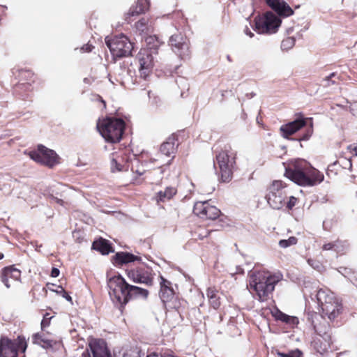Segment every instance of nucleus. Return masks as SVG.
<instances>
[{
    "mask_svg": "<svg viewBox=\"0 0 357 357\" xmlns=\"http://www.w3.org/2000/svg\"><path fill=\"white\" fill-rule=\"evenodd\" d=\"M109 294L114 304L122 311L129 300L137 298H146L149 291L126 282L120 275L111 278L108 281Z\"/></svg>",
    "mask_w": 357,
    "mask_h": 357,
    "instance_id": "f257e3e1",
    "label": "nucleus"
},
{
    "mask_svg": "<svg viewBox=\"0 0 357 357\" xmlns=\"http://www.w3.org/2000/svg\"><path fill=\"white\" fill-rule=\"evenodd\" d=\"M284 175L291 181L303 186H313L324 180V175L303 160H296L286 168Z\"/></svg>",
    "mask_w": 357,
    "mask_h": 357,
    "instance_id": "f03ea898",
    "label": "nucleus"
},
{
    "mask_svg": "<svg viewBox=\"0 0 357 357\" xmlns=\"http://www.w3.org/2000/svg\"><path fill=\"white\" fill-rule=\"evenodd\" d=\"M282 279L280 273L271 275L267 272H253L249 276V286L255 291L260 301L268 300L275 285Z\"/></svg>",
    "mask_w": 357,
    "mask_h": 357,
    "instance_id": "7ed1b4c3",
    "label": "nucleus"
},
{
    "mask_svg": "<svg viewBox=\"0 0 357 357\" xmlns=\"http://www.w3.org/2000/svg\"><path fill=\"white\" fill-rule=\"evenodd\" d=\"M102 137L110 143L119 142L123 133L125 123L119 119H106L97 125Z\"/></svg>",
    "mask_w": 357,
    "mask_h": 357,
    "instance_id": "20e7f679",
    "label": "nucleus"
},
{
    "mask_svg": "<svg viewBox=\"0 0 357 357\" xmlns=\"http://www.w3.org/2000/svg\"><path fill=\"white\" fill-rule=\"evenodd\" d=\"M105 43L112 55L116 57L128 56L133 49L132 43L123 34L115 36L112 39L107 37Z\"/></svg>",
    "mask_w": 357,
    "mask_h": 357,
    "instance_id": "39448f33",
    "label": "nucleus"
},
{
    "mask_svg": "<svg viewBox=\"0 0 357 357\" xmlns=\"http://www.w3.org/2000/svg\"><path fill=\"white\" fill-rule=\"evenodd\" d=\"M31 339L34 344L52 351H60L63 347L61 337L45 330H41V331L33 334Z\"/></svg>",
    "mask_w": 357,
    "mask_h": 357,
    "instance_id": "423d86ee",
    "label": "nucleus"
},
{
    "mask_svg": "<svg viewBox=\"0 0 357 357\" xmlns=\"http://www.w3.org/2000/svg\"><path fill=\"white\" fill-rule=\"evenodd\" d=\"M281 181H275L268 188L266 199L273 209H280L284 206L287 192Z\"/></svg>",
    "mask_w": 357,
    "mask_h": 357,
    "instance_id": "0eeeda50",
    "label": "nucleus"
},
{
    "mask_svg": "<svg viewBox=\"0 0 357 357\" xmlns=\"http://www.w3.org/2000/svg\"><path fill=\"white\" fill-rule=\"evenodd\" d=\"M152 47L141 49L137 53L136 60L138 63L139 77L146 80L151 75L154 67V56Z\"/></svg>",
    "mask_w": 357,
    "mask_h": 357,
    "instance_id": "6e6552de",
    "label": "nucleus"
},
{
    "mask_svg": "<svg viewBox=\"0 0 357 357\" xmlns=\"http://www.w3.org/2000/svg\"><path fill=\"white\" fill-rule=\"evenodd\" d=\"M234 154L227 150L220 151L216 155V161L219 166L222 181L228 182L232 175V169L235 160Z\"/></svg>",
    "mask_w": 357,
    "mask_h": 357,
    "instance_id": "1a4fd4ad",
    "label": "nucleus"
},
{
    "mask_svg": "<svg viewBox=\"0 0 357 357\" xmlns=\"http://www.w3.org/2000/svg\"><path fill=\"white\" fill-rule=\"evenodd\" d=\"M280 24V19L271 12L255 19V29L259 33H275Z\"/></svg>",
    "mask_w": 357,
    "mask_h": 357,
    "instance_id": "9d476101",
    "label": "nucleus"
},
{
    "mask_svg": "<svg viewBox=\"0 0 357 357\" xmlns=\"http://www.w3.org/2000/svg\"><path fill=\"white\" fill-rule=\"evenodd\" d=\"M29 157L34 161L52 167L58 162V155L53 150L43 145H38L36 150L29 152Z\"/></svg>",
    "mask_w": 357,
    "mask_h": 357,
    "instance_id": "9b49d317",
    "label": "nucleus"
},
{
    "mask_svg": "<svg viewBox=\"0 0 357 357\" xmlns=\"http://www.w3.org/2000/svg\"><path fill=\"white\" fill-rule=\"evenodd\" d=\"M308 121L310 123V129L301 139V140H307L312 134L313 123L312 119L298 118L291 122L282 125L280 128L282 136L284 138H288L289 136L294 135L298 130L305 126Z\"/></svg>",
    "mask_w": 357,
    "mask_h": 357,
    "instance_id": "f8f14e48",
    "label": "nucleus"
},
{
    "mask_svg": "<svg viewBox=\"0 0 357 357\" xmlns=\"http://www.w3.org/2000/svg\"><path fill=\"white\" fill-rule=\"evenodd\" d=\"M169 43L173 52L181 59L186 60L190 58V43L185 36L181 33L174 34L170 37Z\"/></svg>",
    "mask_w": 357,
    "mask_h": 357,
    "instance_id": "ddd939ff",
    "label": "nucleus"
},
{
    "mask_svg": "<svg viewBox=\"0 0 357 357\" xmlns=\"http://www.w3.org/2000/svg\"><path fill=\"white\" fill-rule=\"evenodd\" d=\"M193 212L202 219L209 220H215L220 214V211L217 207L210 205L208 201L196 202Z\"/></svg>",
    "mask_w": 357,
    "mask_h": 357,
    "instance_id": "4468645a",
    "label": "nucleus"
},
{
    "mask_svg": "<svg viewBox=\"0 0 357 357\" xmlns=\"http://www.w3.org/2000/svg\"><path fill=\"white\" fill-rule=\"evenodd\" d=\"M20 345L8 338L0 340V357H17Z\"/></svg>",
    "mask_w": 357,
    "mask_h": 357,
    "instance_id": "2eb2a0df",
    "label": "nucleus"
},
{
    "mask_svg": "<svg viewBox=\"0 0 357 357\" xmlns=\"http://www.w3.org/2000/svg\"><path fill=\"white\" fill-rule=\"evenodd\" d=\"M89 346L93 357H112L107 344L102 339H93Z\"/></svg>",
    "mask_w": 357,
    "mask_h": 357,
    "instance_id": "dca6fc26",
    "label": "nucleus"
},
{
    "mask_svg": "<svg viewBox=\"0 0 357 357\" xmlns=\"http://www.w3.org/2000/svg\"><path fill=\"white\" fill-rule=\"evenodd\" d=\"M322 315L326 316L329 320H334L342 312V305L338 302L337 298L331 301V302L324 303L321 307Z\"/></svg>",
    "mask_w": 357,
    "mask_h": 357,
    "instance_id": "f3484780",
    "label": "nucleus"
},
{
    "mask_svg": "<svg viewBox=\"0 0 357 357\" xmlns=\"http://www.w3.org/2000/svg\"><path fill=\"white\" fill-rule=\"evenodd\" d=\"M311 319L312 326L319 336L330 335L328 333V324L324 320V317L323 316H321L317 313H314L311 314Z\"/></svg>",
    "mask_w": 357,
    "mask_h": 357,
    "instance_id": "a211bd4d",
    "label": "nucleus"
},
{
    "mask_svg": "<svg viewBox=\"0 0 357 357\" xmlns=\"http://www.w3.org/2000/svg\"><path fill=\"white\" fill-rule=\"evenodd\" d=\"M20 277L21 271L13 266L4 268L1 275V282L7 288L10 287V280L18 281Z\"/></svg>",
    "mask_w": 357,
    "mask_h": 357,
    "instance_id": "6ab92c4d",
    "label": "nucleus"
},
{
    "mask_svg": "<svg viewBox=\"0 0 357 357\" xmlns=\"http://www.w3.org/2000/svg\"><path fill=\"white\" fill-rule=\"evenodd\" d=\"M266 3L280 15L289 16L293 14V10L283 0H266Z\"/></svg>",
    "mask_w": 357,
    "mask_h": 357,
    "instance_id": "aec40b11",
    "label": "nucleus"
},
{
    "mask_svg": "<svg viewBox=\"0 0 357 357\" xmlns=\"http://www.w3.org/2000/svg\"><path fill=\"white\" fill-rule=\"evenodd\" d=\"M160 290L159 296L161 301L163 303L171 301L174 294V289L172 287V282L164 278L162 276H160Z\"/></svg>",
    "mask_w": 357,
    "mask_h": 357,
    "instance_id": "412c9836",
    "label": "nucleus"
},
{
    "mask_svg": "<svg viewBox=\"0 0 357 357\" xmlns=\"http://www.w3.org/2000/svg\"><path fill=\"white\" fill-rule=\"evenodd\" d=\"M128 276L134 282L143 283L147 285H151L153 282V279L149 274L142 270L130 271L128 273Z\"/></svg>",
    "mask_w": 357,
    "mask_h": 357,
    "instance_id": "4be33fe9",
    "label": "nucleus"
},
{
    "mask_svg": "<svg viewBox=\"0 0 357 357\" xmlns=\"http://www.w3.org/2000/svg\"><path fill=\"white\" fill-rule=\"evenodd\" d=\"M312 344L317 352L322 354L331 348V337L330 335L319 336L314 340Z\"/></svg>",
    "mask_w": 357,
    "mask_h": 357,
    "instance_id": "5701e85b",
    "label": "nucleus"
},
{
    "mask_svg": "<svg viewBox=\"0 0 357 357\" xmlns=\"http://www.w3.org/2000/svg\"><path fill=\"white\" fill-rule=\"evenodd\" d=\"M110 166L112 172H123L128 169L123 158L117 153L112 154Z\"/></svg>",
    "mask_w": 357,
    "mask_h": 357,
    "instance_id": "b1692460",
    "label": "nucleus"
},
{
    "mask_svg": "<svg viewBox=\"0 0 357 357\" xmlns=\"http://www.w3.org/2000/svg\"><path fill=\"white\" fill-rule=\"evenodd\" d=\"M318 305L321 307L324 303L331 302L336 298L333 292L328 289H320L315 294Z\"/></svg>",
    "mask_w": 357,
    "mask_h": 357,
    "instance_id": "393cba45",
    "label": "nucleus"
},
{
    "mask_svg": "<svg viewBox=\"0 0 357 357\" xmlns=\"http://www.w3.org/2000/svg\"><path fill=\"white\" fill-rule=\"evenodd\" d=\"M92 248L100 252L102 255H108L114 252L109 241L103 238L95 241L92 244Z\"/></svg>",
    "mask_w": 357,
    "mask_h": 357,
    "instance_id": "a878e982",
    "label": "nucleus"
},
{
    "mask_svg": "<svg viewBox=\"0 0 357 357\" xmlns=\"http://www.w3.org/2000/svg\"><path fill=\"white\" fill-rule=\"evenodd\" d=\"M114 259L115 263L117 264H127L141 259L139 257L124 252H117L114 257Z\"/></svg>",
    "mask_w": 357,
    "mask_h": 357,
    "instance_id": "bb28decb",
    "label": "nucleus"
},
{
    "mask_svg": "<svg viewBox=\"0 0 357 357\" xmlns=\"http://www.w3.org/2000/svg\"><path fill=\"white\" fill-rule=\"evenodd\" d=\"M149 6V0H144V2H142V0H138L137 5L132 6L130 8L126 20L128 19V17L138 15L139 14L145 12V10L148 9Z\"/></svg>",
    "mask_w": 357,
    "mask_h": 357,
    "instance_id": "cd10ccee",
    "label": "nucleus"
},
{
    "mask_svg": "<svg viewBox=\"0 0 357 357\" xmlns=\"http://www.w3.org/2000/svg\"><path fill=\"white\" fill-rule=\"evenodd\" d=\"M175 151V138L173 137H169L167 140L160 146V153L166 156H170L172 154H174Z\"/></svg>",
    "mask_w": 357,
    "mask_h": 357,
    "instance_id": "c85d7f7f",
    "label": "nucleus"
},
{
    "mask_svg": "<svg viewBox=\"0 0 357 357\" xmlns=\"http://www.w3.org/2000/svg\"><path fill=\"white\" fill-rule=\"evenodd\" d=\"M218 293V290L214 287H208L206 290L209 303L214 309H218L220 306V296Z\"/></svg>",
    "mask_w": 357,
    "mask_h": 357,
    "instance_id": "c756f323",
    "label": "nucleus"
},
{
    "mask_svg": "<svg viewBox=\"0 0 357 357\" xmlns=\"http://www.w3.org/2000/svg\"><path fill=\"white\" fill-rule=\"evenodd\" d=\"M135 26L140 34H147L153 31L151 22H149V19L144 17L139 20L136 23Z\"/></svg>",
    "mask_w": 357,
    "mask_h": 357,
    "instance_id": "7c9ffc66",
    "label": "nucleus"
},
{
    "mask_svg": "<svg viewBox=\"0 0 357 357\" xmlns=\"http://www.w3.org/2000/svg\"><path fill=\"white\" fill-rule=\"evenodd\" d=\"M176 192V190L172 187H167L164 191H160L156 197L158 202L169 200Z\"/></svg>",
    "mask_w": 357,
    "mask_h": 357,
    "instance_id": "2f4dec72",
    "label": "nucleus"
},
{
    "mask_svg": "<svg viewBox=\"0 0 357 357\" xmlns=\"http://www.w3.org/2000/svg\"><path fill=\"white\" fill-rule=\"evenodd\" d=\"M144 356V354L142 353L139 348L135 347L123 350L122 354L119 353V357H143Z\"/></svg>",
    "mask_w": 357,
    "mask_h": 357,
    "instance_id": "473e14b6",
    "label": "nucleus"
},
{
    "mask_svg": "<svg viewBox=\"0 0 357 357\" xmlns=\"http://www.w3.org/2000/svg\"><path fill=\"white\" fill-rule=\"evenodd\" d=\"M346 248V243L342 242L340 241H337L334 243H326L323 245L324 250H330L333 249L337 252H340L344 251Z\"/></svg>",
    "mask_w": 357,
    "mask_h": 357,
    "instance_id": "72a5a7b5",
    "label": "nucleus"
},
{
    "mask_svg": "<svg viewBox=\"0 0 357 357\" xmlns=\"http://www.w3.org/2000/svg\"><path fill=\"white\" fill-rule=\"evenodd\" d=\"M276 354L278 357H303V353L298 349L289 351L287 353L281 352L277 350Z\"/></svg>",
    "mask_w": 357,
    "mask_h": 357,
    "instance_id": "f704fd0d",
    "label": "nucleus"
},
{
    "mask_svg": "<svg viewBox=\"0 0 357 357\" xmlns=\"http://www.w3.org/2000/svg\"><path fill=\"white\" fill-rule=\"evenodd\" d=\"M146 42L147 43L148 47H152V51L153 53H156V49L158 47L159 42L158 39L155 36H149L146 38Z\"/></svg>",
    "mask_w": 357,
    "mask_h": 357,
    "instance_id": "c9c22d12",
    "label": "nucleus"
},
{
    "mask_svg": "<svg viewBox=\"0 0 357 357\" xmlns=\"http://www.w3.org/2000/svg\"><path fill=\"white\" fill-rule=\"evenodd\" d=\"M297 238L294 236H291L288 239H282L279 241V245L281 248H286L289 246L296 244Z\"/></svg>",
    "mask_w": 357,
    "mask_h": 357,
    "instance_id": "e433bc0d",
    "label": "nucleus"
},
{
    "mask_svg": "<svg viewBox=\"0 0 357 357\" xmlns=\"http://www.w3.org/2000/svg\"><path fill=\"white\" fill-rule=\"evenodd\" d=\"M295 44V39L291 37H288L284 39L281 43V48L283 50H288L291 49Z\"/></svg>",
    "mask_w": 357,
    "mask_h": 357,
    "instance_id": "4c0bfd02",
    "label": "nucleus"
},
{
    "mask_svg": "<svg viewBox=\"0 0 357 357\" xmlns=\"http://www.w3.org/2000/svg\"><path fill=\"white\" fill-rule=\"evenodd\" d=\"M57 294H61L63 298H65L68 301L72 302L71 296L64 290V289L61 286L58 287V289L54 290Z\"/></svg>",
    "mask_w": 357,
    "mask_h": 357,
    "instance_id": "58836bf2",
    "label": "nucleus"
},
{
    "mask_svg": "<svg viewBox=\"0 0 357 357\" xmlns=\"http://www.w3.org/2000/svg\"><path fill=\"white\" fill-rule=\"evenodd\" d=\"M336 75V74L335 73H332L330 75L326 77L324 79H323V82H324L323 84V85L324 86H329L331 84H333L335 83V81L334 80H332V78L334 77Z\"/></svg>",
    "mask_w": 357,
    "mask_h": 357,
    "instance_id": "ea45409f",
    "label": "nucleus"
},
{
    "mask_svg": "<svg viewBox=\"0 0 357 357\" xmlns=\"http://www.w3.org/2000/svg\"><path fill=\"white\" fill-rule=\"evenodd\" d=\"M49 314L47 313L44 317L43 319L41 321V330H45V328L47 327L50 325V319L52 317H48Z\"/></svg>",
    "mask_w": 357,
    "mask_h": 357,
    "instance_id": "a19ab883",
    "label": "nucleus"
},
{
    "mask_svg": "<svg viewBox=\"0 0 357 357\" xmlns=\"http://www.w3.org/2000/svg\"><path fill=\"white\" fill-rule=\"evenodd\" d=\"M296 202H297V199L294 196H291L289 197V201L287 202V208L289 210H291L295 206Z\"/></svg>",
    "mask_w": 357,
    "mask_h": 357,
    "instance_id": "79ce46f5",
    "label": "nucleus"
},
{
    "mask_svg": "<svg viewBox=\"0 0 357 357\" xmlns=\"http://www.w3.org/2000/svg\"><path fill=\"white\" fill-rule=\"evenodd\" d=\"M289 315L282 312H278L276 314V319H278V320H280L283 322H285L287 321V320L289 319Z\"/></svg>",
    "mask_w": 357,
    "mask_h": 357,
    "instance_id": "37998d69",
    "label": "nucleus"
},
{
    "mask_svg": "<svg viewBox=\"0 0 357 357\" xmlns=\"http://www.w3.org/2000/svg\"><path fill=\"white\" fill-rule=\"evenodd\" d=\"M287 324L294 326L298 324V319L296 317L289 316L286 321Z\"/></svg>",
    "mask_w": 357,
    "mask_h": 357,
    "instance_id": "c03bdc74",
    "label": "nucleus"
},
{
    "mask_svg": "<svg viewBox=\"0 0 357 357\" xmlns=\"http://www.w3.org/2000/svg\"><path fill=\"white\" fill-rule=\"evenodd\" d=\"M93 47L90 44H86V45H83V47H82L81 51L82 52H91Z\"/></svg>",
    "mask_w": 357,
    "mask_h": 357,
    "instance_id": "a18cd8bd",
    "label": "nucleus"
},
{
    "mask_svg": "<svg viewBox=\"0 0 357 357\" xmlns=\"http://www.w3.org/2000/svg\"><path fill=\"white\" fill-rule=\"evenodd\" d=\"M348 149L351 151V152H354V155L357 156V144H353L348 146Z\"/></svg>",
    "mask_w": 357,
    "mask_h": 357,
    "instance_id": "49530a36",
    "label": "nucleus"
},
{
    "mask_svg": "<svg viewBox=\"0 0 357 357\" xmlns=\"http://www.w3.org/2000/svg\"><path fill=\"white\" fill-rule=\"evenodd\" d=\"M59 273L60 271L57 268H53L51 271V276L53 278H56L59 276Z\"/></svg>",
    "mask_w": 357,
    "mask_h": 357,
    "instance_id": "de8ad7c7",
    "label": "nucleus"
},
{
    "mask_svg": "<svg viewBox=\"0 0 357 357\" xmlns=\"http://www.w3.org/2000/svg\"><path fill=\"white\" fill-rule=\"evenodd\" d=\"M52 200L53 202H54L55 203L59 204L60 205H63V201L62 199H61L57 198V197H55L52 196Z\"/></svg>",
    "mask_w": 357,
    "mask_h": 357,
    "instance_id": "09e8293b",
    "label": "nucleus"
},
{
    "mask_svg": "<svg viewBox=\"0 0 357 357\" xmlns=\"http://www.w3.org/2000/svg\"><path fill=\"white\" fill-rule=\"evenodd\" d=\"M349 279L354 285L357 286V278L356 275H354V274L351 277H349Z\"/></svg>",
    "mask_w": 357,
    "mask_h": 357,
    "instance_id": "8fccbe9b",
    "label": "nucleus"
},
{
    "mask_svg": "<svg viewBox=\"0 0 357 357\" xmlns=\"http://www.w3.org/2000/svg\"><path fill=\"white\" fill-rule=\"evenodd\" d=\"M244 32L246 35L249 36L250 38L254 36V33L248 28L246 27L244 30Z\"/></svg>",
    "mask_w": 357,
    "mask_h": 357,
    "instance_id": "3c124183",
    "label": "nucleus"
},
{
    "mask_svg": "<svg viewBox=\"0 0 357 357\" xmlns=\"http://www.w3.org/2000/svg\"><path fill=\"white\" fill-rule=\"evenodd\" d=\"M98 98L100 99L101 102H102V104L104 105V107H105V106H106L105 102L101 98V97L98 96Z\"/></svg>",
    "mask_w": 357,
    "mask_h": 357,
    "instance_id": "603ef678",
    "label": "nucleus"
},
{
    "mask_svg": "<svg viewBox=\"0 0 357 357\" xmlns=\"http://www.w3.org/2000/svg\"><path fill=\"white\" fill-rule=\"evenodd\" d=\"M214 190H215V188H211V190H210V191L207 192V193H208V194H210V193H211Z\"/></svg>",
    "mask_w": 357,
    "mask_h": 357,
    "instance_id": "864d4df0",
    "label": "nucleus"
},
{
    "mask_svg": "<svg viewBox=\"0 0 357 357\" xmlns=\"http://www.w3.org/2000/svg\"><path fill=\"white\" fill-rule=\"evenodd\" d=\"M89 78H84V82L85 83H89Z\"/></svg>",
    "mask_w": 357,
    "mask_h": 357,
    "instance_id": "5fc2aeb1",
    "label": "nucleus"
},
{
    "mask_svg": "<svg viewBox=\"0 0 357 357\" xmlns=\"http://www.w3.org/2000/svg\"><path fill=\"white\" fill-rule=\"evenodd\" d=\"M4 255L3 253L0 252V260L3 258Z\"/></svg>",
    "mask_w": 357,
    "mask_h": 357,
    "instance_id": "6e6d98bb",
    "label": "nucleus"
},
{
    "mask_svg": "<svg viewBox=\"0 0 357 357\" xmlns=\"http://www.w3.org/2000/svg\"><path fill=\"white\" fill-rule=\"evenodd\" d=\"M21 347L22 348V351H24V350L26 349V347H22V345H21Z\"/></svg>",
    "mask_w": 357,
    "mask_h": 357,
    "instance_id": "4d7b16f0",
    "label": "nucleus"
}]
</instances>
